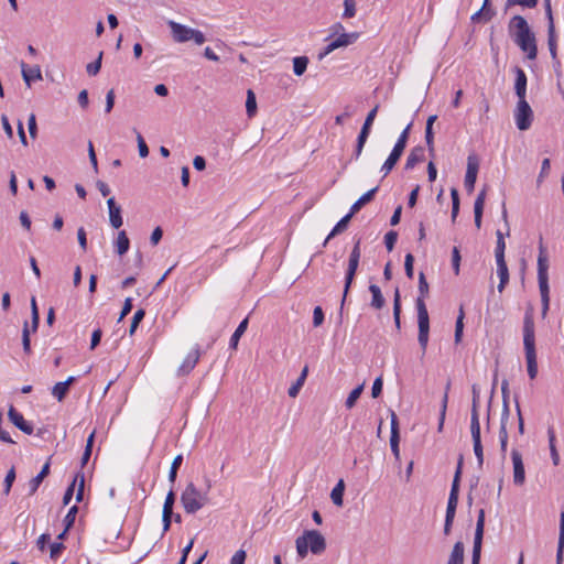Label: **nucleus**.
Here are the masks:
<instances>
[{
	"mask_svg": "<svg viewBox=\"0 0 564 564\" xmlns=\"http://www.w3.org/2000/svg\"><path fill=\"white\" fill-rule=\"evenodd\" d=\"M508 29L514 43L527 53V57L535 59L538 55L536 40L528 21L522 15H514L511 18Z\"/></svg>",
	"mask_w": 564,
	"mask_h": 564,
	"instance_id": "f257e3e1",
	"label": "nucleus"
},
{
	"mask_svg": "<svg viewBox=\"0 0 564 564\" xmlns=\"http://www.w3.org/2000/svg\"><path fill=\"white\" fill-rule=\"evenodd\" d=\"M523 346L527 359L528 376L533 380L538 375V362L532 308L527 310L523 318Z\"/></svg>",
	"mask_w": 564,
	"mask_h": 564,
	"instance_id": "f03ea898",
	"label": "nucleus"
},
{
	"mask_svg": "<svg viewBox=\"0 0 564 564\" xmlns=\"http://www.w3.org/2000/svg\"><path fill=\"white\" fill-rule=\"evenodd\" d=\"M549 258L543 239L540 237L538 256V282L541 294L542 317L544 318L550 307V286H549Z\"/></svg>",
	"mask_w": 564,
	"mask_h": 564,
	"instance_id": "7ed1b4c3",
	"label": "nucleus"
},
{
	"mask_svg": "<svg viewBox=\"0 0 564 564\" xmlns=\"http://www.w3.org/2000/svg\"><path fill=\"white\" fill-rule=\"evenodd\" d=\"M212 484L206 479V491H200L194 485L188 482L181 495V502L186 513L194 514L209 502L208 490Z\"/></svg>",
	"mask_w": 564,
	"mask_h": 564,
	"instance_id": "20e7f679",
	"label": "nucleus"
},
{
	"mask_svg": "<svg viewBox=\"0 0 564 564\" xmlns=\"http://www.w3.org/2000/svg\"><path fill=\"white\" fill-rule=\"evenodd\" d=\"M296 552L301 558L307 555L308 550L313 554H321L326 550V540L317 530H305L295 541Z\"/></svg>",
	"mask_w": 564,
	"mask_h": 564,
	"instance_id": "39448f33",
	"label": "nucleus"
},
{
	"mask_svg": "<svg viewBox=\"0 0 564 564\" xmlns=\"http://www.w3.org/2000/svg\"><path fill=\"white\" fill-rule=\"evenodd\" d=\"M463 464H464V456L459 455L457 467L454 474L449 497L447 501L446 507V513L445 518L455 519L457 505H458V498H459V486H460V478H462V470H463Z\"/></svg>",
	"mask_w": 564,
	"mask_h": 564,
	"instance_id": "423d86ee",
	"label": "nucleus"
},
{
	"mask_svg": "<svg viewBox=\"0 0 564 564\" xmlns=\"http://www.w3.org/2000/svg\"><path fill=\"white\" fill-rule=\"evenodd\" d=\"M417 326H419V335L417 340L419 345L422 349V354L424 355L426 351L427 343H429V334H430V317L429 312L425 304L420 303V313H417Z\"/></svg>",
	"mask_w": 564,
	"mask_h": 564,
	"instance_id": "0eeeda50",
	"label": "nucleus"
},
{
	"mask_svg": "<svg viewBox=\"0 0 564 564\" xmlns=\"http://www.w3.org/2000/svg\"><path fill=\"white\" fill-rule=\"evenodd\" d=\"M514 118L517 128L520 131H525L531 127L533 120V111L527 99H518Z\"/></svg>",
	"mask_w": 564,
	"mask_h": 564,
	"instance_id": "6e6552de",
	"label": "nucleus"
},
{
	"mask_svg": "<svg viewBox=\"0 0 564 564\" xmlns=\"http://www.w3.org/2000/svg\"><path fill=\"white\" fill-rule=\"evenodd\" d=\"M478 170H479L478 158L475 154L468 155L464 186H465L467 193H469V194L474 192Z\"/></svg>",
	"mask_w": 564,
	"mask_h": 564,
	"instance_id": "1a4fd4ad",
	"label": "nucleus"
},
{
	"mask_svg": "<svg viewBox=\"0 0 564 564\" xmlns=\"http://www.w3.org/2000/svg\"><path fill=\"white\" fill-rule=\"evenodd\" d=\"M359 261L360 260H358V259H350V258L348 259V268H347V271L345 274L344 293H343V299L340 302V313L343 312L344 305L346 303L347 294L351 288L354 279L356 276V272L359 267Z\"/></svg>",
	"mask_w": 564,
	"mask_h": 564,
	"instance_id": "9d476101",
	"label": "nucleus"
},
{
	"mask_svg": "<svg viewBox=\"0 0 564 564\" xmlns=\"http://www.w3.org/2000/svg\"><path fill=\"white\" fill-rule=\"evenodd\" d=\"M9 421L23 433L31 435L33 433V425L28 422L22 413H20L13 405L8 410Z\"/></svg>",
	"mask_w": 564,
	"mask_h": 564,
	"instance_id": "9b49d317",
	"label": "nucleus"
},
{
	"mask_svg": "<svg viewBox=\"0 0 564 564\" xmlns=\"http://www.w3.org/2000/svg\"><path fill=\"white\" fill-rule=\"evenodd\" d=\"M511 459L513 465V482L517 486H522L525 481V470L522 455L519 451L512 449Z\"/></svg>",
	"mask_w": 564,
	"mask_h": 564,
	"instance_id": "f8f14e48",
	"label": "nucleus"
},
{
	"mask_svg": "<svg viewBox=\"0 0 564 564\" xmlns=\"http://www.w3.org/2000/svg\"><path fill=\"white\" fill-rule=\"evenodd\" d=\"M391 417V435H390V447L397 460L400 459V430L399 421L394 411L390 410Z\"/></svg>",
	"mask_w": 564,
	"mask_h": 564,
	"instance_id": "ddd939ff",
	"label": "nucleus"
},
{
	"mask_svg": "<svg viewBox=\"0 0 564 564\" xmlns=\"http://www.w3.org/2000/svg\"><path fill=\"white\" fill-rule=\"evenodd\" d=\"M109 223L113 229H119L123 225L122 209L117 204L115 197H110L107 200Z\"/></svg>",
	"mask_w": 564,
	"mask_h": 564,
	"instance_id": "4468645a",
	"label": "nucleus"
},
{
	"mask_svg": "<svg viewBox=\"0 0 564 564\" xmlns=\"http://www.w3.org/2000/svg\"><path fill=\"white\" fill-rule=\"evenodd\" d=\"M169 26L171 28L172 35L175 42L184 43L191 40V33L193 32L192 28H188L184 24L170 21Z\"/></svg>",
	"mask_w": 564,
	"mask_h": 564,
	"instance_id": "2eb2a0df",
	"label": "nucleus"
},
{
	"mask_svg": "<svg viewBox=\"0 0 564 564\" xmlns=\"http://www.w3.org/2000/svg\"><path fill=\"white\" fill-rule=\"evenodd\" d=\"M514 74H516L514 93H516L518 99H525L527 84H528L527 75H525L524 70L519 66L514 67Z\"/></svg>",
	"mask_w": 564,
	"mask_h": 564,
	"instance_id": "dca6fc26",
	"label": "nucleus"
},
{
	"mask_svg": "<svg viewBox=\"0 0 564 564\" xmlns=\"http://www.w3.org/2000/svg\"><path fill=\"white\" fill-rule=\"evenodd\" d=\"M484 531H485V510H484V508H481L478 511V516H477L473 550L481 551Z\"/></svg>",
	"mask_w": 564,
	"mask_h": 564,
	"instance_id": "f3484780",
	"label": "nucleus"
},
{
	"mask_svg": "<svg viewBox=\"0 0 564 564\" xmlns=\"http://www.w3.org/2000/svg\"><path fill=\"white\" fill-rule=\"evenodd\" d=\"M200 357L199 349L196 348L192 350L186 358L184 359L183 364L180 366L177 370L178 376H185L188 375L197 365Z\"/></svg>",
	"mask_w": 564,
	"mask_h": 564,
	"instance_id": "a211bd4d",
	"label": "nucleus"
},
{
	"mask_svg": "<svg viewBox=\"0 0 564 564\" xmlns=\"http://www.w3.org/2000/svg\"><path fill=\"white\" fill-rule=\"evenodd\" d=\"M22 77L28 87L31 86L32 82L42 79V73L40 66L35 65L29 67L24 62L21 63Z\"/></svg>",
	"mask_w": 564,
	"mask_h": 564,
	"instance_id": "6ab92c4d",
	"label": "nucleus"
},
{
	"mask_svg": "<svg viewBox=\"0 0 564 564\" xmlns=\"http://www.w3.org/2000/svg\"><path fill=\"white\" fill-rule=\"evenodd\" d=\"M48 474H50V462H46L43 465L40 473L29 481V484H28V488H29L28 495L29 496H33L37 491L40 485L42 484L44 478H46L48 476Z\"/></svg>",
	"mask_w": 564,
	"mask_h": 564,
	"instance_id": "aec40b11",
	"label": "nucleus"
},
{
	"mask_svg": "<svg viewBox=\"0 0 564 564\" xmlns=\"http://www.w3.org/2000/svg\"><path fill=\"white\" fill-rule=\"evenodd\" d=\"M378 109H379V105H376L367 115L366 119H365V122L360 129V132L358 134V139H361L364 141L367 142L368 138H369V134H370V131H371V127L373 124V121L376 119V116H377V112H378Z\"/></svg>",
	"mask_w": 564,
	"mask_h": 564,
	"instance_id": "412c9836",
	"label": "nucleus"
},
{
	"mask_svg": "<svg viewBox=\"0 0 564 564\" xmlns=\"http://www.w3.org/2000/svg\"><path fill=\"white\" fill-rule=\"evenodd\" d=\"M378 186L369 189L368 192H366L364 195H361L350 207V215H355L357 214L365 205H367L368 203H370L373 198H375V195L376 193L378 192Z\"/></svg>",
	"mask_w": 564,
	"mask_h": 564,
	"instance_id": "4be33fe9",
	"label": "nucleus"
},
{
	"mask_svg": "<svg viewBox=\"0 0 564 564\" xmlns=\"http://www.w3.org/2000/svg\"><path fill=\"white\" fill-rule=\"evenodd\" d=\"M417 289H419V296L416 297L415 306H416L417 313H420V303L425 304L424 299L426 296H429V292H430L429 283L426 281L425 274L422 271L419 273Z\"/></svg>",
	"mask_w": 564,
	"mask_h": 564,
	"instance_id": "5701e85b",
	"label": "nucleus"
},
{
	"mask_svg": "<svg viewBox=\"0 0 564 564\" xmlns=\"http://www.w3.org/2000/svg\"><path fill=\"white\" fill-rule=\"evenodd\" d=\"M497 262V274L499 276L498 291L501 293L509 282V270L506 259L496 260Z\"/></svg>",
	"mask_w": 564,
	"mask_h": 564,
	"instance_id": "b1692460",
	"label": "nucleus"
},
{
	"mask_svg": "<svg viewBox=\"0 0 564 564\" xmlns=\"http://www.w3.org/2000/svg\"><path fill=\"white\" fill-rule=\"evenodd\" d=\"M424 160V148L421 145L414 147L405 162V170H412L417 163Z\"/></svg>",
	"mask_w": 564,
	"mask_h": 564,
	"instance_id": "393cba45",
	"label": "nucleus"
},
{
	"mask_svg": "<svg viewBox=\"0 0 564 564\" xmlns=\"http://www.w3.org/2000/svg\"><path fill=\"white\" fill-rule=\"evenodd\" d=\"M495 14L496 11L491 8V6L486 8L485 3H482V7L471 15L470 20L474 23L489 22L495 17Z\"/></svg>",
	"mask_w": 564,
	"mask_h": 564,
	"instance_id": "a878e982",
	"label": "nucleus"
},
{
	"mask_svg": "<svg viewBox=\"0 0 564 564\" xmlns=\"http://www.w3.org/2000/svg\"><path fill=\"white\" fill-rule=\"evenodd\" d=\"M358 36L359 34L357 32L343 33L330 42V47L337 50L339 47L348 46L352 44L358 39Z\"/></svg>",
	"mask_w": 564,
	"mask_h": 564,
	"instance_id": "bb28decb",
	"label": "nucleus"
},
{
	"mask_svg": "<svg viewBox=\"0 0 564 564\" xmlns=\"http://www.w3.org/2000/svg\"><path fill=\"white\" fill-rule=\"evenodd\" d=\"M352 215H350V213H348L347 215H345L335 226L334 228L332 229V231L328 234V236L326 237L323 246H326L327 242L336 237L337 235L344 232L347 228H348V225H349V221L351 219Z\"/></svg>",
	"mask_w": 564,
	"mask_h": 564,
	"instance_id": "cd10ccee",
	"label": "nucleus"
},
{
	"mask_svg": "<svg viewBox=\"0 0 564 564\" xmlns=\"http://www.w3.org/2000/svg\"><path fill=\"white\" fill-rule=\"evenodd\" d=\"M564 557V512H561L560 516V525H558V542L556 550V564H563Z\"/></svg>",
	"mask_w": 564,
	"mask_h": 564,
	"instance_id": "c85d7f7f",
	"label": "nucleus"
},
{
	"mask_svg": "<svg viewBox=\"0 0 564 564\" xmlns=\"http://www.w3.org/2000/svg\"><path fill=\"white\" fill-rule=\"evenodd\" d=\"M402 154L403 152L392 149L391 153L389 154L388 159L384 161L380 170L383 173V177H386L393 170Z\"/></svg>",
	"mask_w": 564,
	"mask_h": 564,
	"instance_id": "c756f323",
	"label": "nucleus"
},
{
	"mask_svg": "<svg viewBox=\"0 0 564 564\" xmlns=\"http://www.w3.org/2000/svg\"><path fill=\"white\" fill-rule=\"evenodd\" d=\"M464 543L462 541H457L453 546L446 564H464Z\"/></svg>",
	"mask_w": 564,
	"mask_h": 564,
	"instance_id": "7c9ffc66",
	"label": "nucleus"
},
{
	"mask_svg": "<svg viewBox=\"0 0 564 564\" xmlns=\"http://www.w3.org/2000/svg\"><path fill=\"white\" fill-rule=\"evenodd\" d=\"M116 252L118 256H123L130 248V239L124 230L118 232L117 239L115 240Z\"/></svg>",
	"mask_w": 564,
	"mask_h": 564,
	"instance_id": "2f4dec72",
	"label": "nucleus"
},
{
	"mask_svg": "<svg viewBox=\"0 0 564 564\" xmlns=\"http://www.w3.org/2000/svg\"><path fill=\"white\" fill-rule=\"evenodd\" d=\"M369 291L372 295L370 305L376 310H381L386 304V300L380 288L377 284H370Z\"/></svg>",
	"mask_w": 564,
	"mask_h": 564,
	"instance_id": "473e14b6",
	"label": "nucleus"
},
{
	"mask_svg": "<svg viewBox=\"0 0 564 564\" xmlns=\"http://www.w3.org/2000/svg\"><path fill=\"white\" fill-rule=\"evenodd\" d=\"M344 491H345V482L343 479H339L336 486L333 488L330 492V499L333 503L337 507H341L344 503Z\"/></svg>",
	"mask_w": 564,
	"mask_h": 564,
	"instance_id": "72a5a7b5",
	"label": "nucleus"
},
{
	"mask_svg": "<svg viewBox=\"0 0 564 564\" xmlns=\"http://www.w3.org/2000/svg\"><path fill=\"white\" fill-rule=\"evenodd\" d=\"M307 373H308V367L305 366L302 369L300 377L296 379V381L288 390V394L291 398H295L299 394L301 388L303 387V384H304V382L306 380Z\"/></svg>",
	"mask_w": 564,
	"mask_h": 564,
	"instance_id": "f704fd0d",
	"label": "nucleus"
},
{
	"mask_svg": "<svg viewBox=\"0 0 564 564\" xmlns=\"http://www.w3.org/2000/svg\"><path fill=\"white\" fill-rule=\"evenodd\" d=\"M247 327H248V317H246L245 319H242L240 322V324L238 325V327L231 335L230 343H229L230 348H232V349L237 348L238 343H239L241 336L245 334Z\"/></svg>",
	"mask_w": 564,
	"mask_h": 564,
	"instance_id": "c9c22d12",
	"label": "nucleus"
},
{
	"mask_svg": "<svg viewBox=\"0 0 564 564\" xmlns=\"http://www.w3.org/2000/svg\"><path fill=\"white\" fill-rule=\"evenodd\" d=\"M547 437L552 462L555 466H557L560 464V455L555 446V432L551 426L547 429Z\"/></svg>",
	"mask_w": 564,
	"mask_h": 564,
	"instance_id": "e433bc0d",
	"label": "nucleus"
},
{
	"mask_svg": "<svg viewBox=\"0 0 564 564\" xmlns=\"http://www.w3.org/2000/svg\"><path fill=\"white\" fill-rule=\"evenodd\" d=\"M400 315H401V295H400L399 289L397 288L394 291V296H393V318H394L395 327L398 329H400V327H401Z\"/></svg>",
	"mask_w": 564,
	"mask_h": 564,
	"instance_id": "4c0bfd02",
	"label": "nucleus"
},
{
	"mask_svg": "<svg viewBox=\"0 0 564 564\" xmlns=\"http://www.w3.org/2000/svg\"><path fill=\"white\" fill-rule=\"evenodd\" d=\"M464 317H465L464 308H463V306H460L459 307V313H458V316H457V319H456V324H455L454 339H455L456 344L460 343L462 337H463Z\"/></svg>",
	"mask_w": 564,
	"mask_h": 564,
	"instance_id": "58836bf2",
	"label": "nucleus"
},
{
	"mask_svg": "<svg viewBox=\"0 0 564 564\" xmlns=\"http://www.w3.org/2000/svg\"><path fill=\"white\" fill-rule=\"evenodd\" d=\"M308 65V58L306 56H296L293 58V72L296 76H302Z\"/></svg>",
	"mask_w": 564,
	"mask_h": 564,
	"instance_id": "ea45409f",
	"label": "nucleus"
},
{
	"mask_svg": "<svg viewBox=\"0 0 564 564\" xmlns=\"http://www.w3.org/2000/svg\"><path fill=\"white\" fill-rule=\"evenodd\" d=\"M547 46L552 59L558 58L555 28H551V30H547Z\"/></svg>",
	"mask_w": 564,
	"mask_h": 564,
	"instance_id": "a19ab883",
	"label": "nucleus"
},
{
	"mask_svg": "<svg viewBox=\"0 0 564 564\" xmlns=\"http://www.w3.org/2000/svg\"><path fill=\"white\" fill-rule=\"evenodd\" d=\"M497 242H496V250H495V257L496 260L505 259V250H506V241L505 236L500 230H497Z\"/></svg>",
	"mask_w": 564,
	"mask_h": 564,
	"instance_id": "79ce46f5",
	"label": "nucleus"
},
{
	"mask_svg": "<svg viewBox=\"0 0 564 564\" xmlns=\"http://www.w3.org/2000/svg\"><path fill=\"white\" fill-rule=\"evenodd\" d=\"M246 111L248 117H253L257 112V99L253 90L248 89L247 91V100H246Z\"/></svg>",
	"mask_w": 564,
	"mask_h": 564,
	"instance_id": "37998d69",
	"label": "nucleus"
},
{
	"mask_svg": "<svg viewBox=\"0 0 564 564\" xmlns=\"http://www.w3.org/2000/svg\"><path fill=\"white\" fill-rule=\"evenodd\" d=\"M411 127H412V122H410L405 128L404 130L401 132V134L399 135L393 149L395 150H399L401 152L404 151L405 147H406V143H408V140H409V135H410V130H411Z\"/></svg>",
	"mask_w": 564,
	"mask_h": 564,
	"instance_id": "c03bdc74",
	"label": "nucleus"
},
{
	"mask_svg": "<svg viewBox=\"0 0 564 564\" xmlns=\"http://www.w3.org/2000/svg\"><path fill=\"white\" fill-rule=\"evenodd\" d=\"M364 391V383L357 386L355 389L350 391L348 394V398L346 399L345 405L347 409H352L357 402V400L360 398L361 393Z\"/></svg>",
	"mask_w": 564,
	"mask_h": 564,
	"instance_id": "a18cd8bd",
	"label": "nucleus"
},
{
	"mask_svg": "<svg viewBox=\"0 0 564 564\" xmlns=\"http://www.w3.org/2000/svg\"><path fill=\"white\" fill-rule=\"evenodd\" d=\"M451 198H452V221L455 223L458 214H459V206H460V200H459V193L457 191V188L453 187L451 189Z\"/></svg>",
	"mask_w": 564,
	"mask_h": 564,
	"instance_id": "49530a36",
	"label": "nucleus"
},
{
	"mask_svg": "<svg viewBox=\"0 0 564 564\" xmlns=\"http://www.w3.org/2000/svg\"><path fill=\"white\" fill-rule=\"evenodd\" d=\"M448 389H449V382L446 386V391H445V393L443 395V400H442V406H441V411H440V419H438V426H437L438 432H442L443 426H444V421H445V415H446V410H447V402H448V392H447Z\"/></svg>",
	"mask_w": 564,
	"mask_h": 564,
	"instance_id": "de8ad7c7",
	"label": "nucleus"
},
{
	"mask_svg": "<svg viewBox=\"0 0 564 564\" xmlns=\"http://www.w3.org/2000/svg\"><path fill=\"white\" fill-rule=\"evenodd\" d=\"M539 0H507L505 4V10L513 6H521L523 8L533 9L538 6Z\"/></svg>",
	"mask_w": 564,
	"mask_h": 564,
	"instance_id": "09e8293b",
	"label": "nucleus"
},
{
	"mask_svg": "<svg viewBox=\"0 0 564 564\" xmlns=\"http://www.w3.org/2000/svg\"><path fill=\"white\" fill-rule=\"evenodd\" d=\"M104 52H99L97 58L86 66L87 74L89 76H96L101 68Z\"/></svg>",
	"mask_w": 564,
	"mask_h": 564,
	"instance_id": "8fccbe9b",
	"label": "nucleus"
},
{
	"mask_svg": "<svg viewBox=\"0 0 564 564\" xmlns=\"http://www.w3.org/2000/svg\"><path fill=\"white\" fill-rule=\"evenodd\" d=\"M182 463H183V456L181 454L174 457V459L171 464L170 471H169L170 482H172V484L175 482L176 477H177V470L181 467Z\"/></svg>",
	"mask_w": 564,
	"mask_h": 564,
	"instance_id": "3c124183",
	"label": "nucleus"
},
{
	"mask_svg": "<svg viewBox=\"0 0 564 564\" xmlns=\"http://www.w3.org/2000/svg\"><path fill=\"white\" fill-rule=\"evenodd\" d=\"M22 346L26 355L32 352L29 323L25 321L22 329Z\"/></svg>",
	"mask_w": 564,
	"mask_h": 564,
	"instance_id": "603ef678",
	"label": "nucleus"
},
{
	"mask_svg": "<svg viewBox=\"0 0 564 564\" xmlns=\"http://www.w3.org/2000/svg\"><path fill=\"white\" fill-rule=\"evenodd\" d=\"M15 478H17L15 468L12 466L8 470V473L6 475V478H4V481H3V494L4 495L8 496L10 494L12 485H13Z\"/></svg>",
	"mask_w": 564,
	"mask_h": 564,
	"instance_id": "864d4df0",
	"label": "nucleus"
},
{
	"mask_svg": "<svg viewBox=\"0 0 564 564\" xmlns=\"http://www.w3.org/2000/svg\"><path fill=\"white\" fill-rule=\"evenodd\" d=\"M144 316H145V311L143 308H140V310L135 311V313H134V315L132 317L130 327H129V335L130 336H132L135 333L139 324L143 321Z\"/></svg>",
	"mask_w": 564,
	"mask_h": 564,
	"instance_id": "5fc2aeb1",
	"label": "nucleus"
},
{
	"mask_svg": "<svg viewBox=\"0 0 564 564\" xmlns=\"http://www.w3.org/2000/svg\"><path fill=\"white\" fill-rule=\"evenodd\" d=\"M68 390L69 389L66 387V384L61 381L54 384L52 394L61 402L67 395Z\"/></svg>",
	"mask_w": 564,
	"mask_h": 564,
	"instance_id": "6e6d98bb",
	"label": "nucleus"
},
{
	"mask_svg": "<svg viewBox=\"0 0 564 564\" xmlns=\"http://www.w3.org/2000/svg\"><path fill=\"white\" fill-rule=\"evenodd\" d=\"M77 512H78L77 506H73L69 508L68 512L66 513V516L63 520L64 525L66 527V530H70L72 527L74 525Z\"/></svg>",
	"mask_w": 564,
	"mask_h": 564,
	"instance_id": "4d7b16f0",
	"label": "nucleus"
},
{
	"mask_svg": "<svg viewBox=\"0 0 564 564\" xmlns=\"http://www.w3.org/2000/svg\"><path fill=\"white\" fill-rule=\"evenodd\" d=\"M486 199V188H482L476 197L474 204V214H484V206Z\"/></svg>",
	"mask_w": 564,
	"mask_h": 564,
	"instance_id": "13d9d810",
	"label": "nucleus"
},
{
	"mask_svg": "<svg viewBox=\"0 0 564 564\" xmlns=\"http://www.w3.org/2000/svg\"><path fill=\"white\" fill-rule=\"evenodd\" d=\"M356 14V1L355 0H344V19L354 18Z\"/></svg>",
	"mask_w": 564,
	"mask_h": 564,
	"instance_id": "bf43d9fd",
	"label": "nucleus"
},
{
	"mask_svg": "<svg viewBox=\"0 0 564 564\" xmlns=\"http://www.w3.org/2000/svg\"><path fill=\"white\" fill-rule=\"evenodd\" d=\"M414 257L412 253H406L404 258V271L409 279H413L414 275Z\"/></svg>",
	"mask_w": 564,
	"mask_h": 564,
	"instance_id": "052dcab7",
	"label": "nucleus"
},
{
	"mask_svg": "<svg viewBox=\"0 0 564 564\" xmlns=\"http://www.w3.org/2000/svg\"><path fill=\"white\" fill-rule=\"evenodd\" d=\"M397 240H398V232L394 230H390L384 235V245L389 252L393 250Z\"/></svg>",
	"mask_w": 564,
	"mask_h": 564,
	"instance_id": "680f3d73",
	"label": "nucleus"
},
{
	"mask_svg": "<svg viewBox=\"0 0 564 564\" xmlns=\"http://www.w3.org/2000/svg\"><path fill=\"white\" fill-rule=\"evenodd\" d=\"M460 260H462V257H460L459 249L457 247H454L452 250V267H453V271L456 275L459 274Z\"/></svg>",
	"mask_w": 564,
	"mask_h": 564,
	"instance_id": "e2e57ef3",
	"label": "nucleus"
},
{
	"mask_svg": "<svg viewBox=\"0 0 564 564\" xmlns=\"http://www.w3.org/2000/svg\"><path fill=\"white\" fill-rule=\"evenodd\" d=\"M551 169V161L550 159H544L541 164V171L536 180L538 186L543 182L544 177H546L550 173Z\"/></svg>",
	"mask_w": 564,
	"mask_h": 564,
	"instance_id": "0e129e2a",
	"label": "nucleus"
},
{
	"mask_svg": "<svg viewBox=\"0 0 564 564\" xmlns=\"http://www.w3.org/2000/svg\"><path fill=\"white\" fill-rule=\"evenodd\" d=\"M134 131L137 133V142H138L139 155L141 158H147L149 155V147L147 145L143 137L141 135V133H139L135 129H134Z\"/></svg>",
	"mask_w": 564,
	"mask_h": 564,
	"instance_id": "69168bd1",
	"label": "nucleus"
},
{
	"mask_svg": "<svg viewBox=\"0 0 564 564\" xmlns=\"http://www.w3.org/2000/svg\"><path fill=\"white\" fill-rule=\"evenodd\" d=\"M499 441H500V451L502 457L506 456L507 446H508V431L505 426H500L499 429Z\"/></svg>",
	"mask_w": 564,
	"mask_h": 564,
	"instance_id": "338daca9",
	"label": "nucleus"
},
{
	"mask_svg": "<svg viewBox=\"0 0 564 564\" xmlns=\"http://www.w3.org/2000/svg\"><path fill=\"white\" fill-rule=\"evenodd\" d=\"M480 432V422H479V412L470 411V433H479Z\"/></svg>",
	"mask_w": 564,
	"mask_h": 564,
	"instance_id": "774afa93",
	"label": "nucleus"
}]
</instances>
